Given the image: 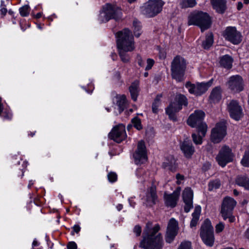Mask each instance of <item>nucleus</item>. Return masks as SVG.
<instances>
[{
	"instance_id": "f257e3e1",
	"label": "nucleus",
	"mask_w": 249,
	"mask_h": 249,
	"mask_svg": "<svg viewBox=\"0 0 249 249\" xmlns=\"http://www.w3.org/2000/svg\"><path fill=\"white\" fill-rule=\"evenodd\" d=\"M151 226L150 222L146 224L140 247L143 249H162L163 241L161 234L158 232L160 226L156 225L153 228Z\"/></svg>"
},
{
	"instance_id": "f03ea898",
	"label": "nucleus",
	"mask_w": 249,
	"mask_h": 249,
	"mask_svg": "<svg viewBox=\"0 0 249 249\" xmlns=\"http://www.w3.org/2000/svg\"><path fill=\"white\" fill-rule=\"evenodd\" d=\"M117 45L121 60L124 63L128 62L130 56L127 53L135 49L133 36L130 31L124 29L117 33L116 35Z\"/></svg>"
},
{
	"instance_id": "69168bd1",
	"label": "nucleus",
	"mask_w": 249,
	"mask_h": 249,
	"mask_svg": "<svg viewBox=\"0 0 249 249\" xmlns=\"http://www.w3.org/2000/svg\"><path fill=\"white\" fill-rule=\"evenodd\" d=\"M148 73L147 72H145L144 73V76L145 77H146L148 76Z\"/></svg>"
},
{
	"instance_id": "a19ab883",
	"label": "nucleus",
	"mask_w": 249,
	"mask_h": 249,
	"mask_svg": "<svg viewBox=\"0 0 249 249\" xmlns=\"http://www.w3.org/2000/svg\"><path fill=\"white\" fill-rule=\"evenodd\" d=\"M132 123L134 126L138 130H140L142 128V125L141 124V120L136 117L132 120Z\"/></svg>"
},
{
	"instance_id": "774afa93",
	"label": "nucleus",
	"mask_w": 249,
	"mask_h": 249,
	"mask_svg": "<svg viewBox=\"0 0 249 249\" xmlns=\"http://www.w3.org/2000/svg\"><path fill=\"white\" fill-rule=\"evenodd\" d=\"M129 204H130V205L131 206H132V207H134V205L131 203V200H130V199H129Z\"/></svg>"
},
{
	"instance_id": "49530a36",
	"label": "nucleus",
	"mask_w": 249,
	"mask_h": 249,
	"mask_svg": "<svg viewBox=\"0 0 249 249\" xmlns=\"http://www.w3.org/2000/svg\"><path fill=\"white\" fill-rule=\"evenodd\" d=\"M176 183L178 185H180L182 184L184 180V176L180 175L179 174H177L176 175Z\"/></svg>"
},
{
	"instance_id": "5701e85b",
	"label": "nucleus",
	"mask_w": 249,
	"mask_h": 249,
	"mask_svg": "<svg viewBox=\"0 0 249 249\" xmlns=\"http://www.w3.org/2000/svg\"><path fill=\"white\" fill-rule=\"evenodd\" d=\"M180 148L184 156L187 158H191L195 152V148L191 142L188 139L180 143Z\"/></svg>"
},
{
	"instance_id": "a211bd4d",
	"label": "nucleus",
	"mask_w": 249,
	"mask_h": 249,
	"mask_svg": "<svg viewBox=\"0 0 249 249\" xmlns=\"http://www.w3.org/2000/svg\"><path fill=\"white\" fill-rule=\"evenodd\" d=\"M136 164H142L146 161L147 157L144 142L140 141L138 143L137 150L134 154Z\"/></svg>"
},
{
	"instance_id": "412c9836",
	"label": "nucleus",
	"mask_w": 249,
	"mask_h": 249,
	"mask_svg": "<svg viewBox=\"0 0 249 249\" xmlns=\"http://www.w3.org/2000/svg\"><path fill=\"white\" fill-rule=\"evenodd\" d=\"M142 200L147 205L152 206L156 203L157 200V195L155 186L152 185L147 190L145 196L142 197Z\"/></svg>"
},
{
	"instance_id": "423d86ee",
	"label": "nucleus",
	"mask_w": 249,
	"mask_h": 249,
	"mask_svg": "<svg viewBox=\"0 0 249 249\" xmlns=\"http://www.w3.org/2000/svg\"><path fill=\"white\" fill-rule=\"evenodd\" d=\"M186 67L185 59L180 56H176L171 64L172 77L178 82L184 80V75Z\"/></svg>"
},
{
	"instance_id": "2eb2a0df",
	"label": "nucleus",
	"mask_w": 249,
	"mask_h": 249,
	"mask_svg": "<svg viewBox=\"0 0 249 249\" xmlns=\"http://www.w3.org/2000/svg\"><path fill=\"white\" fill-rule=\"evenodd\" d=\"M227 86L233 92L238 93L244 90L245 85L242 77L239 75H235L229 78Z\"/></svg>"
},
{
	"instance_id": "a878e982",
	"label": "nucleus",
	"mask_w": 249,
	"mask_h": 249,
	"mask_svg": "<svg viewBox=\"0 0 249 249\" xmlns=\"http://www.w3.org/2000/svg\"><path fill=\"white\" fill-rule=\"evenodd\" d=\"M222 90L220 87H216L213 88L209 97L211 102H216L218 101L221 98Z\"/></svg>"
},
{
	"instance_id": "c9c22d12",
	"label": "nucleus",
	"mask_w": 249,
	"mask_h": 249,
	"mask_svg": "<svg viewBox=\"0 0 249 249\" xmlns=\"http://www.w3.org/2000/svg\"><path fill=\"white\" fill-rule=\"evenodd\" d=\"M241 164L244 167H249V146L241 160Z\"/></svg>"
},
{
	"instance_id": "79ce46f5",
	"label": "nucleus",
	"mask_w": 249,
	"mask_h": 249,
	"mask_svg": "<svg viewBox=\"0 0 249 249\" xmlns=\"http://www.w3.org/2000/svg\"><path fill=\"white\" fill-rule=\"evenodd\" d=\"M178 249H191V242L187 241L182 242Z\"/></svg>"
},
{
	"instance_id": "4d7b16f0",
	"label": "nucleus",
	"mask_w": 249,
	"mask_h": 249,
	"mask_svg": "<svg viewBox=\"0 0 249 249\" xmlns=\"http://www.w3.org/2000/svg\"><path fill=\"white\" fill-rule=\"evenodd\" d=\"M42 15V13H37V14L35 16V17H36V18H41V17Z\"/></svg>"
},
{
	"instance_id": "13d9d810",
	"label": "nucleus",
	"mask_w": 249,
	"mask_h": 249,
	"mask_svg": "<svg viewBox=\"0 0 249 249\" xmlns=\"http://www.w3.org/2000/svg\"><path fill=\"white\" fill-rule=\"evenodd\" d=\"M32 245L33 246H37L38 244L36 240H34L33 242Z\"/></svg>"
},
{
	"instance_id": "09e8293b",
	"label": "nucleus",
	"mask_w": 249,
	"mask_h": 249,
	"mask_svg": "<svg viewBox=\"0 0 249 249\" xmlns=\"http://www.w3.org/2000/svg\"><path fill=\"white\" fill-rule=\"evenodd\" d=\"M134 232L137 236L140 235L141 233V228L139 226H136L134 228Z\"/></svg>"
},
{
	"instance_id": "cd10ccee",
	"label": "nucleus",
	"mask_w": 249,
	"mask_h": 249,
	"mask_svg": "<svg viewBox=\"0 0 249 249\" xmlns=\"http://www.w3.org/2000/svg\"><path fill=\"white\" fill-rule=\"evenodd\" d=\"M139 82L138 81H135L132 83L129 88V90L131 96V98L133 101H136L137 99L139 89Z\"/></svg>"
},
{
	"instance_id": "3c124183",
	"label": "nucleus",
	"mask_w": 249,
	"mask_h": 249,
	"mask_svg": "<svg viewBox=\"0 0 249 249\" xmlns=\"http://www.w3.org/2000/svg\"><path fill=\"white\" fill-rule=\"evenodd\" d=\"M73 230L74 232L76 233H78L79 231H80V227L79 225H75L72 227Z\"/></svg>"
},
{
	"instance_id": "ea45409f",
	"label": "nucleus",
	"mask_w": 249,
	"mask_h": 249,
	"mask_svg": "<svg viewBox=\"0 0 249 249\" xmlns=\"http://www.w3.org/2000/svg\"><path fill=\"white\" fill-rule=\"evenodd\" d=\"M20 15L22 17H26L29 15L30 7L28 5H25L19 9Z\"/></svg>"
},
{
	"instance_id": "6ab92c4d",
	"label": "nucleus",
	"mask_w": 249,
	"mask_h": 249,
	"mask_svg": "<svg viewBox=\"0 0 249 249\" xmlns=\"http://www.w3.org/2000/svg\"><path fill=\"white\" fill-rule=\"evenodd\" d=\"M228 109L231 118L235 120L238 121L243 116L242 108L236 101H231L228 105Z\"/></svg>"
},
{
	"instance_id": "2f4dec72",
	"label": "nucleus",
	"mask_w": 249,
	"mask_h": 249,
	"mask_svg": "<svg viewBox=\"0 0 249 249\" xmlns=\"http://www.w3.org/2000/svg\"><path fill=\"white\" fill-rule=\"evenodd\" d=\"M136 176L141 182H143L148 179L149 173H147L142 168H139L136 171Z\"/></svg>"
},
{
	"instance_id": "f3484780",
	"label": "nucleus",
	"mask_w": 249,
	"mask_h": 249,
	"mask_svg": "<svg viewBox=\"0 0 249 249\" xmlns=\"http://www.w3.org/2000/svg\"><path fill=\"white\" fill-rule=\"evenodd\" d=\"M178 230V222L174 218L169 221L165 235V240L168 243H171L177 235Z\"/></svg>"
},
{
	"instance_id": "4c0bfd02",
	"label": "nucleus",
	"mask_w": 249,
	"mask_h": 249,
	"mask_svg": "<svg viewBox=\"0 0 249 249\" xmlns=\"http://www.w3.org/2000/svg\"><path fill=\"white\" fill-rule=\"evenodd\" d=\"M134 28V33L136 36L139 37L141 35V26L140 23L137 20H135L133 23Z\"/></svg>"
},
{
	"instance_id": "6e6d98bb",
	"label": "nucleus",
	"mask_w": 249,
	"mask_h": 249,
	"mask_svg": "<svg viewBox=\"0 0 249 249\" xmlns=\"http://www.w3.org/2000/svg\"><path fill=\"white\" fill-rule=\"evenodd\" d=\"M116 208H117V210L119 211H121L123 209V205L122 204H118L116 206Z\"/></svg>"
},
{
	"instance_id": "1a4fd4ad",
	"label": "nucleus",
	"mask_w": 249,
	"mask_h": 249,
	"mask_svg": "<svg viewBox=\"0 0 249 249\" xmlns=\"http://www.w3.org/2000/svg\"><path fill=\"white\" fill-rule=\"evenodd\" d=\"M200 236L207 246L212 247L213 245L214 241L213 229L211 221L208 219L204 221L201 226Z\"/></svg>"
},
{
	"instance_id": "e2e57ef3",
	"label": "nucleus",
	"mask_w": 249,
	"mask_h": 249,
	"mask_svg": "<svg viewBox=\"0 0 249 249\" xmlns=\"http://www.w3.org/2000/svg\"><path fill=\"white\" fill-rule=\"evenodd\" d=\"M8 13L11 15H12L14 13L13 11H12L11 10H9L8 11Z\"/></svg>"
},
{
	"instance_id": "680f3d73",
	"label": "nucleus",
	"mask_w": 249,
	"mask_h": 249,
	"mask_svg": "<svg viewBox=\"0 0 249 249\" xmlns=\"http://www.w3.org/2000/svg\"><path fill=\"white\" fill-rule=\"evenodd\" d=\"M244 3L246 4H248L249 3V0H243Z\"/></svg>"
},
{
	"instance_id": "58836bf2",
	"label": "nucleus",
	"mask_w": 249,
	"mask_h": 249,
	"mask_svg": "<svg viewBox=\"0 0 249 249\" xmlns=\"http://www.w3.org/2000/svg\"><path fill=\"white\" fill-rule=\"evenodd\" d=\"M220 186V182L219 180H215L211 181L209 183V190L213 191L218 189Z\"/></svg>"
},
{
	"instance_id": "bb28decb",
	"label": "nucleus",
	"mask_w": 249,
	"mask_h": 249,
	"mask_svg": "<svg viewBox=\"0 0 249 249\" xmlns=\"http://www.w3.org/2000/svg\"><path fill=\"white\" fill-rule=\"evenodd\" d=\"M201 211V208L200 206L196 207L194 212L192 213V219L190 223L191 228H193L196 226L198 221L199 219L200 214Z\"/></svg>"
},
{
	"instance_id": "20e7f679",
	"label": "nucleus",
	"mask_w": 249,
	"mask_h": 249,
	"mask_svg": "<svg viewBox=\"0 0 249 249\" xmlns=\"http://www.w3.org/2000/svg\"><path fill=\"white\" fill-rule=\"evenodd\" d=\"M188 24L197 26L203 32L210 27L211 18L208 14L205 12L194 11L188 17Z\"/></svg>"
},
{
	"instance_id": "0eeeda50",
	"label": "nucleus",
	"mask_w": 249,
	"mask_h": 249,
	"mask_svg": "<svg viewBox=\"0 0 249 249\" xmlns=\"http://www.w3.org/2000/svg\"><path fill=\"white\" fill-rule=\"evenodd\" d=\"M187 105V101L185 96L181 94L177 95L175 101L171 102L166 108V113L170 120L176 121V113L182 109V106H186Z\"/></svg>"
},
{
	"instance_id": "4be33fe9",
	"label": "nucleus",
	"mask_w": 249,
	"mask_h": 249,
	"mask_svg": "<svg viewBox=\"0 0 249 249\" xmlns=\"http://www.w3.org/2000/svg\"><path fill=\"white\" fill-rule=\"evenodd\" d=\"M180 190L181 188L178 187L176 190L172 194H165L164 198L165 204L167 206H170L171 207H175L179 196Z\"/></svg>"
},
{
	"instance_id": "f704fd0d",
	"label": "nucleus",
	"mask_w": 249,
	"mask_h": 249,
	"mask_svg": "<svg viewBox=\"0 0 249 249\" xmlns=\"http://www.w3.org/2000/svg\"><path fill=\"white\" fill-rule=\"evenodd\" d=\"M196 4V0H180V5L182 8L193 7Z\"/></svg>"
},
{
	"instance_id": "393cba45",
	"label": "nucleus",
	"mask_w": 249,
	"mask_h": 249,
	"mask_svg": "<svg viewBox=\"0 0 249 249\" xmlns=\"http://www.w3.org/2000/svg\"><path fill=\"white\" fill-rule=\"evenodd\" d=\"M113 102H116V105L118 107L119 112L120 113L124 110L126 107V97L124 95H116L114 99Z\"/></svg>"
},
{
	"instance_id": "f8f14e48",
	"label": "nucleus",
	"mask_w": 249,
	"mask_h": 249,
	"mask_svg": "<svg viewBox=\"0 0 249 249\" xmlns=\"http://www.w3.org/2000/svg\"><path fill=\"white\" fill-rule=\"evenodd\" d=\"M222 36L226 40L234 45H237L242 41V35L235 27H227L223 32Z\"/></svg>"
},
{
	"instance_id": "c85d7f7f",
	"label": "nucleus",
	"mask_w": 249,
	"mask_h": 249,
	"mask_svg": "<svg viewBox=\"0 0 249 249\" xmlns=\"http://www.w3.org/2000/svg\"><path fill=\"white\" fill-rule=\"evenodd\" d=\"M236 183L240 186L249 190V179L246 176H238L236 179Z\"/></svg>"
},
{
	"instance_id": "603ef678",
	"label": "nucleus",
	"mask_w": 249,
	"mask_h": 249,
	"mask_svg": "<svg viewBox=\"0 0 249 249\" xmlns=\"http://www.w3.org/2000/svg\"><path fill=\"white\" fill-rule=\"evenodd\" d=\"M7 12V10L6 8L2 7V8H1V9H0V14L3 16H5Z\"/></svg>"
},
{
	"instance_id": "473e14b6",
	"label": "nucleus",
	"mask_w": 249,
	"mask_h": 249,
	"mask_svg": "<svg viewBox=\"0 0 249 249\" xmlns=\"http://www.w3.org/2000/svg\"><path fill=\"white\" fill-rule=\"evenodd\" d=\"M2 98L0 97V115L2 113V117L4 119H10L12 118V114L9 109L4 108L1 103Z\"/></svg>"
},
{
	"instance_id": "7c9ffc66",
	"label": "nucleus",
	"mask_w": 249,
	"mask_h": 249,
	"mask_svg": "<svg viewBox=\"0 0 249 249\" xmlns=\"http://www.w3.org/2000/svg\"><path fill=\"white\" fill-rule=\"evenodd\" d=\"M170 160L164 161L163 163L162 166L164 168L174 172L177 168L176 160L172 157H170Z\"/></svg>"
},
{
	"instance_id": "a18cd8bd",
	"label": "nucleus",
	"mask_w": 249,
	"mask_h": 249,
	"mask_svg": "<svg viewBox=\"0 0 249 249\" xmlns=\"http://www.w3.org/2000/svg\"><path fill=\"white\" fill-rule=\"evenodd\" d=\"M155 61L153 59L151 58H148L146 61V66L145 67V70L148 71L152 68Z\"/></svg>"
},
{
	"instance_id": "338daca9",
	"label": "nucleus",
	"mask_w": 249,
	"mask_h": 249,
	"mask_svg": "<svg viewBox=\"0 0 249 249\" xmlns=\"http://www.w3.org/2000/svg\"><path fill=\"white\" fill-rule=\"evenodd\" d=\"M233 193H234V194L235 195H238L237 191L236 190H234Z\"/></svg>"
},
{
	"instance_id": "39448f33",
	"label": "nucleus",
	"mask_w": 249,
	"mask_h": 249,
	"mask_svg": "<svg viewBox=\"0 0 249 249\" xmlns=\"http://www.w3.org/2000/svg\"><path fill=\"white\" fill-rule=\"evenodd\" d=\"M121 9L116 5L107 3L103 6L98 16V21L100 23L106 22L111 19L117 20L122 17Z\"/></svg>"
},
{
	"instance_id": "5fc2aeb1",
	"label": "nucleus",
	"mask_w": 249,
	"mask_h": 249,
	"mask_svg": "<svg viewBox=\"0 0 249 249\" xmlns=\"http://www.w3.org/2000/svg\"><path fill=\"white\" fill-rule=\"evenodd\" d=\"M244 235L246 238L249 239V228L246 230Z\"/></svg>"
},
{
	"instance_id": "c03bdc74",
	"label": "nucleus",
	"mask_w": 249,
	"mask_h": 249,
	"mask_svg": "<svg viewBox=\"0 0 249 249\" xmlns=\"http://www.w3.org/2000/svg\"><path fill=\"white\" fill-rule=\"evenodd\" d=\"M225 228V224L222 222H219L215 226V232L217 233H219L223 231Z\"/></svg>"
},
{
	"instance_id": "864d4df0",
	"label": "nucleus",
	"mask_w": 249,
	"mask_h": 249,
	"mask_svg": "<svg viewBox=\"0 0 249 249\" xmlns=\"http://www.w3.org/2000/svg\"><path fill=\"white\" fill-rule=\"evenodd\" d=\"M243 7V3L241 2H238L237 4V9L238 11L241 10Z\"/></svg>"
},
{
	"instance_id": "ddd939ff",
	"label": "nucleus",
	"mask_w": 249,
	"mask_h": 249,
	"mask_svg": "<svg viewBox=\"0 0 249 249\" xmlns=\"http://www.w3.org/2000/svg\"><path fill=\"white\" fill-rule=\"evenodd\" d=\"M234 155L231 149L226 145L223 146L216 156V160L222 167H225L226 164L232 161Z\"/></svg>"
},
{
	"instance_id": "dca6fc26",
	"label": "nucleus",
	"mask_w": 249,
	"mask_h": 249,
	"mask_svg": "<svg viewBox=\"0 0 249 249\" xmlns=\"http://www.w3.org/2000/svg\"><path fill=\"white\" fill-rule=\"evenodd\" d=\"M126 137L125 126L122 124L115 126L109 134V137L118 143L124 140Z\"/></svg>"
},
{
	"instance_id": "c756f323",
	"label": "nucleus",
	"mask_w": 249,
	"mask_h": 249,
	"mask_svg": "<svg viewBox=\"0 0 249 249\" xmlns=\"http://www.w3.org/2000/svg\"><path fill=\"white\" fill-rule=\"evenodd\" d=\"M232 61V59L230 56L225 55L221 58L220 64L224 68L230 69L231 67Z\"/></svg>"
},
{
	"instance_id": "052dcab7",
	"label": "nucleus",
	"mask_w": 249,
	"mask_h": 249,
	"mask_svg": "<svg viewBox=\"0 0 249 249\" xmlns=\"http://www.w3.org/2000/svg\"><path fill=\"white\" fill-rule=\"evenodd\" d=\"M160 58H164L165 57V54H164V53H160Z\"/></svg>"
},
{
	"instance_id": "6e6552de",
	"label": "nucleus",
	"mask_w": 249,
	"mask_h": 249,
	"mask_svg": "<svg viewBox=\"0 0 249 249\" xmlns=\"http://www.w3.org/2000/svg\"><path fill=\"white\" fill-rule=\"evenodd\" d=\"M164 4L162 0H149L141 7V12L147 17H153L162 11Z\"/></svg>"
},
{
	"instance_id": "e433bc0d",
	"label": "nucleus",
	"mask_w": 249,
	"mask_h": 249,
	"mask_svg": "<svg viewBox=\"0 0 249 249\" xmlns=\"http://www.w3.org/2000/svg\"><path fill=\"white\" fill-rule=\"evenodd\" d=\"M161 95H158L152 104V111L154 113L158 112V107L160 105V100Z\"/></svg>"
},
{
	"instance_id": "72a5a7b5",
	"label": "nucleus",
	"mask_w": 249,
	"mask_h": 249,
	"mask_svg": "<svg viewBox=\"0 0 249 249\" xmlns=\"http://www.w3.org/2000/svg\"><path fill=\"white\" fill-rule=\"evenodd\" d=\"M213 42V35L212 33H209L206 36V39L202 43L203 47L205 49H208L212 46Z\"/></svg>"
},
{
	"instance_id": "37998d69",
	"label": "nucleus",
	"mask_w": 249,
	"mask_h": 249,
	"mask_svg": "<svg viewBox=\"0 0 249 249\" xmlns=\"http://www.w3.org/2000/svg\"><path fill=\"white\" fill-rule=\"evenodd\" d=\"M107 178L109 181L114 182L117 180V175L114 172H110L107 175Z\"/></svg>"
},
{
	"instance_id": "4468645a",
	"label": "nucleus",
	"mask_w": 249,
	"mask_h": 249,
	"mask_svg": "<svg viewBox=\"0 0 249 249\" xmlns=\"http://www.w3.org/2000/svg\"><path fill=\"white\" fill-rule=\"evenodd\" d=\"M226 127L224 123L216 124L211 131V140L214 143L220 142L226 135Z\"/></svg>"
},
{
	"instance_id": "aec40b11",
	"label": "nucleus",
	"mask_w": 249,
	"mask_h": 249,
	"mask_svg": "<svg viewBox=\"0 0 249 249\" xmlns=\"http://www.w3.org/2000/svg\"><path fill=\"white\" fill-rule=\"evenodd\" d=\"M182 197L185 203L184 211L188 213L193 207V192L190 188H186L182 193Z\"/></svg>"
},
{
	"instance_id": "b1692460",
	"label": "nucleus",
	"mask_w": 249,
	"mask_h": 249,
	"mask_svg": "<svg viewBox=\"0 0 249 249\" xmlns=\"http://www.w3.org/2000/svg\"><path fill=\"white\" fill-rule=\"evenodd\" d=\"M213 7L216 11L220 14H223L227 9L226 0H211Z\"/></svg>"
},
{
	"instance_id": "0e129e2a",
	"label": "nucleus",
	"mask_w": 249,
	"mask_h": 249,
	"mask_svg": "<svg viewBox=\"0 0 249 249\" xmlns=\"http://www.w3.org/2000/svg\"><path fill=\"white\" fill-rule=\"evenodd\" d=\"M127 1L129 3H132V2H134V1H135L136 0H127Z\"/></svg>"
},
{
	"instance_id": "de8ad7c7",
	"label": "nucleus",
	"mask_w": 249,
	"mask_h": 249,
	"mask_svg": "<svg viewBox=\"0 0 249 249\" xmlns=\"http://www.w3.org/2000/svg\"><path fill=\"white\" fill-rule=\"evenodd\" d=\"M67 248L68 249H76V244L74 242H70L67 245Z\"/></svg>"
},
{
	"instance_id": "8fccbe9b",
	"label": "nucleus",
	"mask_w": 249,
	"mask_h": 249,
	"mask_svg": "<svg viewBox=\"0 0 249 249\" xmlns=\"http://www.w3.org/2000/svg\"><path fill=\"white\" fill-rule=\"evenodd\" d=\"M137 61L138 62V63L139 65L141 67H144V62H143L142 58L141 56L138 55L137 57Z\"/></svg>"
},
{
	"instance_id": "7ed1b4c3",
	"label": "nucleus",
	"mask_w": 249,
	"mask_h": 249,
	"mask_svg": "<svg viewBox=\"0 0 249 249\" xmlns=\"http://www.w3.org/2000/svg\"><path fill=\"white\" fill-rule=\"evenodd\" d=\"M205 115V113L202 110H197L190 115L187 120L189 125L197 128L198 134L196 133L192 134L193 140L196 144L202 143V137L205 136L207 130L206 124L203 122Z\"/></svg>"
},
{
	"instance_id": "9b49d317",
	"label": "nucleus",
	"mask_w": 249,
	"mask_h": 249,
	"mask_svg": "<svg viewBox=\"0 0 249 249\" xmlns=\"http://www.w3.org/2000/svg\"><path fill=\"white\" fill-rule=\"evenodd\" d=\"M213 79L207 82L197 83L192 84L188 82L185 84V87L188 89L191 94L196 96H200L204 93L211 86L213 83Z\"/></svg>"
},
{
	"instance_id": "bf43d9fd",
	"label": "nucleus",
	"mask_w": 249,
	"mask_h": 249,
	"mask_svg": "<svg viewBox=\"0 0 249 249\" xmlns=\"http://www.w3.org/2000/svg\"><path fill=\"white\" fill-rule=\"evenodd\" d=\"M33 184L34 181L33 180H30L28 186V188H30Z\"/></svg>"
},
{
	"instance_id": "9d476101",
	"label": "nucleus",
	"mask_w": 249,
	"mask_h": 249,
	"mask_svg": "<svg viewBox=\"0 0 249 249\" xmlns=\"http://www.w3.org/2000/svg\"><path fill=\"white\" fill-rule=\"evenodd\" d=\"M236 204V202L231 197H226L224 199L220 213L224 220L228 218L230 222L234 221L235 217L232 216V212Z\"/></svg>"
}]
</instances>
